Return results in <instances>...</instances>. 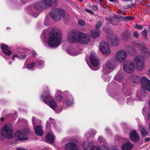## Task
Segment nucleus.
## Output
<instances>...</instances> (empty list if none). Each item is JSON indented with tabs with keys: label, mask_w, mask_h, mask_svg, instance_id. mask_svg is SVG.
<instances>
[{
	"label": "nucleus",
	"mask_w": 150,
	"mask_h": 150,
	"mask_svg": "<svg viewBox=\"0 0 150 150\" xmlns=\"http://www.w3.org/2000/svg\"><path fill=\"white\" fill-rule=\"evenodd\" d=\"M32 53V54L34 56H36L37 55V54L35 51H33Z\"/></svg>",
	"instance_id": "obj_52"
},
{
	"label": "nucleus",
	"mask_w": 150,
	"mask_h": 150,
	"mask_svg": "<svg viewBox=\"0 0 150 150\" xmlns=\"http://www.w3.org/2000/svg\"><path fill=\"white\" fill-rule=\"evenodd\" d=\"M45 140L50 144H53L54 142V137L51 134L47 133L45 136Z\"/></svg>",
	"instance_id": "obj_28"
},
{
	"label": "nucleus",
	"mask_w": 150,
	"mask_h": 150,
	"mask_svg": "<svg viewBox=\"0 0 150 150\" xmlns=\"http://www.w3.org/2000/svg\"><path fill=\"white\" fill-rule=\"evenodd\" d=\"M117 66V63L116 60L113 59H108L106 62V67L108 69H115Z\"/></svg>",
	"instance_id": "obj_16"
},
{
	"label": "nucleus",
	"mask_w": 150,
	"mask_h": 150,
	"mask_svg": "<svg viewBox=\"0 0 150 150\" xmlns=\"http://www.w3.org/2000/svg\"><path fill=\"white\" fill-rule=\"evenodd\" d=\"M65 150H80L77 144L73 142H69L65 145Z\"/></svg>",
	"instance_id": "obj_15"
},
{
	"label": "nucleus",
	"mask_w": 150,
	"mask_h": 150,
	"mask_svg": "<svg viewBox=\"0 0 150 150\" xmlns=\"http://www.w3.org/2000/svg\"><path fill=\"white\" fill-rule=\"evenodd\" d=\"M131 50H134V49H131Z\"/></svg>",
	"instance_id": "obj_60"
},
{
	"label": "nucleus",
	"mask_w": 150,
	"mask_h": 150,
	"mask_svg": "<svg viewBox=\"0 0 150 150\" xmlns=\"http://www.w3.org/2000/svg\"><path fill=\"white\" fill-rule=\"evenodd\" d=\"M110 1L114 2H116V0H109Z\"/></svg>",
	"instance_id": "obj_53"
},
{
	"label": "nucleus",
	"mask_w": 150,
	"mask_h": 150,
	"mask_svg": "<svg viewBox=\"0 0 150 150\" xmlns=\"http://www.w3.org/2000/svg\"><path fill=\"white\" fill-rule=\"evenodd\" d=\"M129 79L130 81L136 84L139 83L140 81H141V79L138 75H132L129 77Z\"/></svg>",
	"instance_id": "obj_23"
},
{
	"label": "nucleus",
	"mask_w": 150,
	"mask_h": 150,
	"mask_svg": "<svg viewBox=\"0 0 150 150\" xmlns=\"http://www.w3.org/2000/svg\"><path fill=\"white\" fill-rule=\"evenodd\" d=\"M99 46L100 51L103 54H107L111 52L109 46L106 42H101Z\"/></svg>",
	"instance_id": "obj_12"
},
{
	"label": "nucleus",
	"mask_w": 150,
	"mask_h": 150,
	"mask_svg": "<svg viewBox=\"0 0 150 150\" xmlns=\"http://www.w3.org/2000/svg\"><path fill=\"white\" fill-rule=\"evenodd\" d=\"M103 140V138L101 136H100L98 138V140L99 142H101Z\"/></svg>",
	"instance_id": "obj_50"
},
{
	"label": "nucleus",
	"mask_w": 150,
	"mask_h": 150,
	"mask_svg": "<svg viewBox=\"0 0 150 150\" xmlns=\"http://www.w3.org/2000/svg\"><path fill=\"white\" fill-rule=\"evenodd\" d=\"M120 14H122L123 15H124L125 14H123V12L122 11H121L120 12Z\"/></svg>",
	"instance_id": "obj_55"
},
{
	"label": "nucleus",
	"mask_w": 150,
	"mask_h": 150,
	"mask_svg": "<svg viewBox=\"0 0 150 150\" xmlns=\"http://www.w3.org/2000/svg\"><path fill=\"white\" fill-rule=\"evenodd\" d=\"M78 23V24L81 26H85L86 24L85 22L82 19L79 20Z\"/></svg>",
	"instance_id": "obj_33"
},
{
	"label": "nucleus",
	"mask_w": 150,
	"mask_h": 150,
	"mask_svg": "<svg viewBox=\"0 0 150 150\" xmlns=\"http://www.w3.org/2000/svg\"><path fill=\"white\" fill-rule=\"evenodd\" d=\"M111 36H109L107 37V40L109 42H110L112 45L114 46H117L119 44V40L118 39L116 38H115L112 39H111L110 38Z\"/></svg>",
	"instance_id": "obj_25"
},
{
	"label": "nucleus",
	"mask_w": 150,
	"mask_h": 150,
	"mask_svg": "<svg viewBox=\"0 0 150 150\" xmlns=\"http://www.w3.org/2000/svg\"><path fill=\"white\" fill-rule=\"evenodd\" d=\"M124 79V75L122 71L118 72L114 77V79L120 83H122Z\"/></svg>",
	"instance_id": "obj_21"
},
{
	"label": "nucleus",
	"mask_w": 150,
	"mask_h": 150,
	"mask_svg": "<svg viewBox=\"0 0 150 150\" xmlns=\"http://www.w3.org/2000/svg\"><path fill=\"white\" fill-rule=\"evenodd\" d=\"M34 128L35 132L37 135L40 136H42L43 132L41 125L35 126Z\"/></svg>",
	"instance_id": "obj_26"
},
{
	"label": "nucleus",
	"mask_w": 150,
	"mask_h": 150,
	"mask_svg": "<svg viewBox=\"0 0 150 150\" xmlns=\"http://www.w3.org/2000/svg\"><path fill=\"white\" fill-rule=\"evenodd\" d=\"M96 133V131L95 130H93L91 134H90V135L91 136H93Z\"/></svg>",
	"instance_id": "obj_48"
},
{
	"label": "nucleus",
	"mask_w": 150,
	"mask_h": 150,
	"mask_svg": "<svg viewBox=\"0 0 150 150\" xmlns=\"http://www.w3.org/2000/svg\"><path fill=\"white\" fill-rule=\"evenodd\" d=\"M62 96H61L58 95L56 97V99L58 101H60L62 99Z\"/></svg>",
	"instance_id": "obj_44"
},
{
	"label": "nucleus",
	"mask_w": 150,
	"mask_h": 150,
	"mask_svg": "<svg viewBox=\"0 0 150 150\" xmlns=\"http://www.w3.org/2000/svg\"><path fill=\"white\" fill-rule=\"evenodd\" d=\"M130 140L132 142H136L140 140V137L138 133L136 130H132L129 133Z\"/></svg>",
	"instance_id": "obj_14"
},
{
	"label": "nucleus",
	"mask_w": 150,
	"mask_h": 150,
	"mask_svg": "<svg viewBox=\"0 0 150 150\" xmlns=\"http://www.w3.org/2000/svg\"><path fill=\"white\" fill-rule=\"evenodd\" d=\"M102 24V22L101 21H99L96 25V28L97 29H99Z\"/></svg>",
	"instance_id": "obj_34"
},
{
	"label": "nucleus",
	"mask_w": 150,
	"mask_h": 150,
	"mask_svg": "<svg viewBox=\"0 0 150 150\" xmlns=\"http://www.w3.org/2000/svg\"><path fill=\"white\" fill-rule=\"evenodd\" d=\"M69 53L70 54L72 55H76L78 54V53L76 52L74 49L70 50Z\"/></svg>",
	"instance_id": "obj_32"
},
{
	"label": "nucleus",
	"mask_w": 150,
	"mask_h": 150,
	"mask_svg": "<svg viewBox=\"0 0 150 150\" xmlns=\"http://www.w3.org/2000/svg\"><path fill=\"white\" fill-rule=\"evenodd\" d=\"M133 36L134 38H137L139 36L138 33L136 31L134 32L133 33Z\"/></svg>",
	"instance_id": "obj_45"
},
{
	"label": "nucleus",
	"mask_w": 150,
	"mask_h": 150,
	"mask_svg": "<svg viewBox=\"0 0 150 150\" xmlns=\"http://www.w3.org/2000/svg\"><path fill=\"white\" fill-rule=\"evenodd\" d=\"M44 8V4L42 1L35 3L33 6H30L27 8L28 12L33 14L35 17H37L40 13V11Z\"/></svg>",
	"instance_id": "obj_4"
},
{
	"label": "nucleus",
	"mask_w": 150,
	"mask_h": 150,
	"mask_svg": "<svg viewBox=\"0 0 150 150\" xmlns=\"http://www.w3.org/2000/svg\"><path fill=\"white\" fill-rule=\"evenodd\" d=\"M135 46H137L140 50H144L145 48L144 47L145 44L143 42L139 43H134V44Z\"/></svg>",
	"instance_id": "obj_30"
},
{
	"label": "nucleus",
	"mask_w": 150,
	"mask_h": 150,
	"mask_svg": "<svg viewBox=\"0 0 150 150\" xmlns=\"http://www.w3.org/2000/svg\"><path fill=\"white\" fill-rule=\"evenodd\" d=\"M142 86L150 92V80L146 76H143L141 79Z\"/></svg>",
	"instance_id": "obj_13"
},
{
	"label": "nucleus",
	"mask_w": 150,
	"mask_h": 150,
	"mask_svg": "<svg viewBox=\"0 0 150 150\" xmlns=\"http://www.w3.org/2000/svg\"><path fill=\"white\" fill-rule=\"evenodd\" d=\"M149 29L150 30V27H149Z\"/></svg>",
	"instance_id": "obj_64"
},
{
	"label": "nucleus",
	"mask_w": 150,
	"mask_h": 150,
	"mask_svg": "<svg viewBox=\"0 0 150 150\" xmlns=\"http://www.w3.org/2000/svg\"><path fill=\"white\" fill-rule=\"evenodd\" d=\"M43 62V61L42 60H39L38 61V64L39 66L42 65Z\"/></svg>",
	"instance_id": "obj_49"
},
{
	"label": "nucleus",
	"mask_w": 150,
	"mask_h": 150,
	"mask_svg": "<svg viewBox=\"0 0 150 150\" xmlns=\"http://www.w3.org/2000/svg\"><path fill=\"white\" fill-rule=\"evenodd\" d=\"M135 28L139 30H141L143 28V27L142 25H141L136 24L135 25Z\"/></svg>",
	"instance_id": "obj_38"
},
{
	"label": "nucleus",
	"mask_w": 150,
	"mask_h": 150,
	"mask_svg": "<svg viewBox=\"0 0 150 150\" xmlns=\"http://www.w3.org/2000/svg\"><path fill=\"white\" fill-rule=\"evenodd\" d=\"M26 57V55L24 54H22L19 55V59H24Z\"/></svg>",
	"instance_id": "obj_41"
},
{
	"label": "nucleus",
	"mask_w": 150,
	"mask_h": 150,
	"mask_svg": "<svg viewBox=\"0 0 150 150\" xmlns=\"http://www.w3.org/2000/svg\"><path fill=\"white\" fill-rule=\"evenodd\" d=\"M100 33L99 30H93L91 32V35L92 38H96L99 36Z\"/></svg>",
	"instance_id": "obj_29"
},
{
	"label": "nucleus",
	"mask_w": 150,
	"mask_h": 150,
	"mask_svg": "<svg viewBox=\"0 0 150 150\" xmlns=\"http://www.w3.org/2000/svg\"><path fill=\"white\" fill-rule=\"evenodd\" d=\"M43 2L47 7L54 8L58 4L57 0H43Z\"/></svg>",
	"instance_id": "obj_18"
},
{
	"label": "nucleus",
	"mask_w": 150,
	"mask_h": 150,
	"mask_svg": "<svg viewBox=\"0 0 150 150\" xmlns=\"http://www.w3.org/2000/svg\"><path fill=\"white\" fill-rule=\"evenodd\" d=\"M139 92H140V91H137V94H138L139 93Z\"/></svg>",
	"instance_id": "obj_59"
},
{
	"label": "nucleus",
	"mask_w": 150,
	"mask_h": 150,
	"mask_svg": "<svg viewBox=\"0 0 150 150\" xmlns=\"http://www.w3.org/2000/svg\"><path fill=\"white\" fill-rule=\"evenodd\" d=\"M134 63L137 67L139 70H142L144 66V59L143 57L140 56L136 57L134 59Z\"/></svg>",
	"instance_id": "obj_9"
},
{
	"label": "nucleus",
	"mask_w": 150,
	"mask_h": 150,
	"mask_svg": "<svg viewBox=\"0 0 150 150\" xmlns=\"http://www.w3.org/2000/svg\"><path fill=\"white\" fill-rule=\"evenodd\" d=\"M117 16L119 21L120 20L126 21V17H123L120 15H117Z\"/></svg>",
	"instance_id": "obj_35"
},
{
	"label": "nucleus",
	"mask_w": 150,
	"mask_h": 150,
	"mask_svg": "<svg viewBox=\"0 0 150 150\" xmlns=\"http://www.w3.org/2000/svg\"><path fill=\"white\" fill-rule=\"evenodd\" d=\"M85 10L86 11L88 12V13H89L91 14H94V12H93V11L90 10L86 9Z\"/></svg>",
	"instance_id": "obj_47"
},
{
	"label": "nucleus",
	"mask_w": 150,
	"mask_h": 150,
	"mask_svg": "<svg viewBox=\"0 0 150 150\" xmlns=\"http://www.w3.org/2000/svg\"><path fill=\"white\" fill-rule=\"evenodd\" d=\"M1 48L3 50L2 51L8 55H11L12 54V51L9 49L8 46L6 45L3 44L1 45Z\"/></svg>",
	"instance_id": "obj_24"
},
{
	"label": "nucleus",
	"mask_w": 150,
	"mask_h": 150,
	"mask_svg": "<svg viewBox=\"0 0 150 150\" xmlns=\"http://www.w3.org/2000/svg\"><path fill=\"white\" fill-rule=\"evenodd\" d=\"M50 15L54 20L59 21L63 17L64 18V22L67 23L69 20V15L65 16L64 11L59 8H54L52 10L50 13Z\"/></svg>",
	"instance_id": "obj_3"
},
{
	"label": "nucleus",
	"mask_w": 150,
	"mask_h": 150,
	"mask_svg": "<svg viewBox=\"0 0 150 150\" xmlns=\"http://www.w3.org/2000/svg\"><path fill=\"white\" fill-rule=\"evenodd\" d=\"M107 20L110 22V23L113 25H117L118 24L119 21L116 15H114L113 18L112 19L109 18L107 19Z\"/></svg>",
	"instance_id": "obj_27"
},
{
	"label": "nucleus",
	"mask_w": 150,
	"mask_h": 150,
	"mask_svg": "<svg viewBox=\"0 0 150 150\" xmlns=\"http://www.w3.org/2000/svg\"><path fill=\"white\" fill-rule=\"evenodd\" d=\"M84 150H108V148L104 146H98L92 145L91 143H87L84 146Z\"/></svg>",
	"instance_id": "obj_10"
},
{
	"label": "nucleus",
	"mask_w": 150,
	"mask_h": 150,
	"mask_svg": "<svg viewBox=\"0 0 150 150\" xmlns=\"http://www.w3.org/2000/svg\"><path fill=\"white\" fill-rule=\"evenodd\" d=\"M149 106H150V100L149 101Z\"/></svg>",
	"instance_id": "obj_62"
},
{
	"label": "nucleus",
	"mask_w": 150,
	"mask_h": 150,
	"mask_svg": "<svg viewBox=\"0 0 150 150\" xmlns=\"http://www.w3.org/2000/svg\"><path fill=\"white\" fill-rule=\"evenodd\" d=\"M91 8L94 11H98V6L95 4L92 6Z\"/></svg>",
	"instance_id": "obj_37"
},
{
	"label": "nucleus",
	"mask_w": 150,
	"mask_h": 150,
	"mask_svg": "<svg viewBox=\"0 0 150 150\" xmlns=\"http://www.w3.org/2000/svg\"><path fill=\"white\" fill-rule=\"evenodd\" d=\"M99 2H100V3H101V2H102V0H98ZM100 4H101V3H100Z\"/></svg>",
	"instance_id": "obj_58"
},
{
	"label": "nucleus",
	"mask_w": 150,
	"mask_h": 150,
	"mask_svg": "<svg viewBox=\"0 0 150 150\" xmlns=\"http://www.w3.org/2000/svg\"><path fill=\"white\" fill-rule=\"evenodd\" d=\"M18 150H26L25 149L23 148H18Z\"/></svg>",
	"instance_id": "obj_54"
},
{
	"label": "nucleus",
	"mask_w": 150,
	"mask_h": 150,
	"mask_svg": "<svg viewBox=\"0 0 150 150\" xmlns=\"http://www.w3.org/2000/svg\"><path fill=\"white\" fill-rule=\"evenodd\" d=\"M69 43L79 42L82 44H87L90 41V37L88 34L77 31H71L67 37Z\"/></svg>",
	"instance_id": "obj_1"
},
{
	"label": "nucleus",
	"mask_w": 150,
	"mask_h": 150,
	"mask_svg": "<svg viewBox=\"0 0 150 150\" xmlns=\"http://www.w3.org/2000/svg\"><path fill=\"white\" fill-rule=\"evenodd\" d=\"M107 130L108 131V130H109V129H108V128H107V129H106V130Z\"/></svg>",
	"instance_id": "obj_61"
},
{
	"label": "nucleus",
	"mask_w": 150,
	"mask_h": 150,
	"mask_svg": "<svg viewBox=\"0 0 150 150\" xmlns=\"http://www.w3.org/2000/svg\"><path fill=\"white\" fill-rule=\"evenodd\" d=\"M41 98L45 103L49 104L52 108L54 109L56 107V103L50 95L48 90L44 91L43 94L41 96Z\"/></svg>",
	"instance_id": "obj_5"
},
{
	"label": "nucleus",
	"mask_w": 150,
	"mask_h": 150,
	"mask_svg": "<svg viewBox=\"0 0 150 150\" xmlns=\"http://www.w3.org/2000/svg\"><path fill=\"white\" fill-rule=\"evenodd\" d=\"M32 124L33 125L39 124L41 123V121L37 118L33 117L32 118Z\"/></svg>",
	"instance_id": "obj_31"
},
{
	"label": "nucleus",
	"mask_w": 150,
	"mask_h": 150,
	"mask_svg": "<svg viewBox=\"0 0 150 150\" xmlns=\"http://www.w3.org/2000/svg\"><path fill=\"white\" fill-rule=\"evenodd\" d=\"M90 60L92 66L91 67V69L94 70H98L99 69L100 61L95 54H91L90 56Z\"/></svg>",
	"instance_id": "obj_6"
},
{
	"label": "nucleus",
	"mask_w": 150,
	"mask_h": 150,
	"mask_svg": "<svg viewBox=\"0 0 150 150\" xmlns=\"http://www.w3.org/2000/svg\"><path fill=\"white\" fill-rule=\"evenodd\" d=\"M2 134L4 137L11 139L13 137L12 135V130L11 126L7 124L4 125L2 129Z\"/></svg>",
	"instance_id": "obj_8"
},
{
	"label": "nucleus",
	"mask_w": 150,
	"mask_h": 150,
	"mask_svg": "<svg viewBox=\"0 0 150 150\" xmlns=\"http://www.w3.org/2000/svg\"><path fill=\"white\" fill-rule=\"evenodd\" d=\"M11 64V62H10V63H9V64Z\"/></svg>",
	"instance_id": "obj_63"
},
{
	"label": "nucleus",
	"mask_w": 150,
	"mask_h": 150,
	"mask_svg": "<svg viewBox=\"0 0 150 150\" xmlns=\"http://www.w3.org/2000/svg\"><path fill=\"white\" fill-rule=\"evenodd\" d=\"M149 131L150 132V122L149 123Z\"/></svg>",
	"instance_id": "obj_56"
},
{
	"label": "nucleus",
	"mask_w": 150,
	"mask_h": 150,
	"mask_svg": "<svg viewBox=\"0 0 150 150\" xmlns=\"http://www.w3.org/2000/svg\"><path fill=\"white\" fill-rule=\"evenodd\" d=\"M35 63H33L28 64L27 67V68L28 69H30L33 68L35 66Z\"/></svg>",
	"instance_id": "obj_36"
},
{
	"label": "nucleus",
	"mask_w": 150,
	"mask_h": 150,
	"mask_svg": "<svg viewBox=\"0 0 150 150\" xmlns=\"http://www.w3.org/2000/svg\"><path fill=\"white\" fill-rule=\"evenodd\" d=\"M49 120H51V121H52V120H54V119H52V118H49Z\"/></svg>",
	"instance_id": "obj_57"
},
{
	"label": "nucleus",
	"mask_w": 150,
	"mask_h": 150,
	"mask_svg": "<svg viewBox=\"0 0 150 150\" xmlns=\"http://www.w3.org/2000/svg\"><path fill=\"white\" fill-rule=\"evenodd\" d=\"M121 37L122 40L126 42L132 39L131 33L127 30L124 31L121 35Z\"/></svg>",
	"instance_id": "obj_19"
},
{
	"label": "nucleus",
	"mask_w": 150,
	"mask_h": 150,
	"mask_svg": "<svg viewBox=\"0 0 150 150\" xmlns=\"http://www.w3.org/2000/svg\"><path fill=\"white\" fill-rule=\"evenodd\" d=\"M48 43L52 47L58 46L61 43L62 36L60 31L57 29H52L49 33Z\"/></svg>",
	"instance_id": "obj_2"
},
{
	"label": "nucleus",
	"mask_w": 150,
	"mask_h": 150,
	"mask_svg": "<svg viewBox=\"0 0 150 150\" xmlns=\"http://www.w3.org/2000/svg\"><path fill=\"white\" fill-rule=\"evenodd\" d=\"M13 60H14V58L16 57L19 59V55H18L17 54H15L13 55Z\"/></svg>",
	"instance_id": "obj_46"
},
{
	"label": "nucleus",
	"mask_w": 150,
	"mask_h": 150,
	"mask_svg": "<svg viewBox=\"0 0 150 150\" xmlns=\"http://www.w3.org/2000/svg\"><path fill=\"white\" fill-rule=\"evenodd\" d=\"M139 130L142 137L144 138L148 136L149 132L146 128L143 126H141L139 127Z\"/></svg>",
	"instance_id": "obj_20"
},
{
	"label": "nucleus",
	"mask_w": 150,
	"mask_h": 150,
	"mask_svg": "<svg viewBox=\"0 0 150 150\" xmlns=\"http://www.w3.org/2000/svg\"><path fill=\"white\" fill-rule=\"evenodd\" d=\"M127 54L124 50H121L116 53V58L117 60L119 62L122 63L126 59L127 57Z\"/></svg>",
	"instance_id": "obj_11"
},
{
	"label": "nucleus",
	"mask_w": 150,
	"mask_h": 150,
	"mask_svg": "<svg viewBox=\"0 0 150 150\" xmlns=\"http://www.w3.org/2000/svg\"><path fill=\"white\" fill-rule=\"evenodd\" d=\"M50 122L49 121H47L46 125V128L47 129H49L50 127Z\"/></svg>",
	"instance_id": "obj_39"
},
{
	"label": "nucleus",
	"mask_w": 150,
	"mask_h": 150,
	"mask_svg": "<svg viewBox=\"0 0 150 150\" xmlns=\"http://www.w3.org/2000/svg\"><path fill=\"white\" fill-rule=\"evenodd\" d=\"M25 132L23 130L17 131L15 133L16 138L20 140H27L28 138L25 137Z\"/></svg>",
	"instance_id": "obj_17"
},
{
	"label": "nucleus",
	"mask_w": 150,
	"mask_h": 150,
	"mask_svg": "<svg viewBox=\"0 0 150 150\" xmlns=\"http://www.w3.org/2000/svg\"><path fill=\"white\" fill-rule=\"evenodd\" d=\"M65 103L68 106H70L71 105L72 102L71 100H67L66 101Z\"/></svg>",
	"instance_id": "obj_40"
},
{
	"label": "nucleus",
	"mask_w": 150,
	"mask_h": 150,
	"mask_svg": "<svg viewBox=\"0 0 150 150\" xmlns=\"http://www.w3.org/2000/svg\"><path fill=\"white\" fill-rule=\"evenodd\" d=\"M123 67L124 71L127 74L132 73L134 70V64L131 60L128 61L124 63Z\"/></svg>",
	"instance_id": "obj_7"
},
{
	"label": "nucleus",
	"mask_w": 150,
	"mask_h": 150,
	"mask_svg": "<svg viewBox=\"0 0 150 150\" xmlns=\"http://www.w3.org/2000/svg\"><path fill=\"white\" fill-rule=\"evenodd\" d=\"M142 34L144 35V36L145 37V38H146L147 37V35L146 33V31L145 30H144L142 32Z\"/></svg>",
	"instance_id": "obj_43"
},
{
	"label": "nucleus",
	"mask_w": 150,
	"mask_h": 150,
	"mask_svg": "<svg viewBox=\"0 0 150 150\" xmlns=\"http://www.w3.org/2000/svg\"><path fill=\"white\" fill-rule=\"evenodd\" d=\"M150 140V138H146L144 139L145 142H146Z\"/></svg>",
	"instance_id": "obj_51"
},
{
	"label": "nucleus",
	"mask_w": 150,
	"mask_h": 150,
	"mask_svg": "<svg viewBox=\"0 0 150 150\" xmlns=\"http://www.w3.org/2000/svg\"><path fill=\"white\" fill-rule=\"evenodd\" d=\"M133 146L134 145L130 142L128 141L122 144L121 147L122 150H130Z\"/></svg>",
	"instance_id": "obj_22"
},
{
	"label": "nucleus",
	"mask_w": 150,
	"mask_h": 150,
	"mask_svg": "<svg viewBox=\"0 0 150 150\" xmlns=\"http://www.w3.org/2000/svg\"><path fill=\"white\" fill-rule=\"evenodd\" d=\"M134 18L132 16H126V21H127V20L128 21H130L132 20Z\"/></svg>",
	"instance_id": "obj_42"
}]
</instances>
